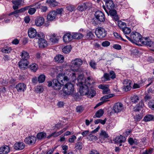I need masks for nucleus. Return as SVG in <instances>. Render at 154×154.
Returning <instances> with one entry per match:
<instances>
[{"mask_svg": "<svg viewBox=\"0 0 154 154\" xmlns=\"http://www.w3.org/2000/svg\"><path fill=\"white\" fill-rule=\"evenodd\" d=\"M94 82L91 76L88 77L87 79L85 80V82H79L78 85L79 87V92L82 95H84L86 94L88 87L91 84H94Z\"/></svg>", "mask_w": 154, "mask_h": 154, "instance_id": "2", "label": "nucleus"}, {"mask_svg": "<svg viewBox=\"0 0 154 154\" xmlns=\"http://www.w3.org/2000/svg\"><path fill=\"white\" fill-rule=\"evenodd\" d=\"M75 148L76 149L80 150L83 147V144L82 142H78L75 144Z\"/></svg>", "mask_w": 154, "mask_h": 154, "instance_id": "43", "label": "nucleus"}, {"mask_svg": "<svg viewBox=\"0 0 154 154\" xmlns=\"http://www.w3.org/2000/svg\"><path fill=\"white\" fill-rule=\"evenodd\" d=\"M110 77L108 73H105L103 76L101 78V80L102 82H104L110 80Z\"/></svg>", "mask_w": 154, "mask_h": 154, "instance_id": "29", "label": "nucleus"}, {"mask_svg": "<svg viewBox=\"0 0 154 154\" xmlns=\"http://www.w3.org/2000/svg\"><path fill=\"white\" fill-rule=\"evenodd\" d=\"M125 36L129 41L133 43L140 42L142 38L141 35L137 32H132L131 34L130 37L126 35Z\"/></svg>", "mask_w": 154, "mask_h": 154, "instance_id": "3", "label": "nucleus"}, {"mask_svg": "<svg viewBox=\"0 0 154 154\" xmlns=\"http://www.w3.org/2000/svg\"><path fill=\"white\" fill-rule=\"evenodd\" d=\"M67 9L70 12L72 11L74 9V8L73 5H69L66 7Z\"/></svg>", "mask_w": 154, "mask_h": 154, "instance_id": "63", "label": "nucleus"}, {"mask_svg": "<svg viewBox=\"0 0 154 154\" xmlns=\"http://www.w3.org/2000/svg\"><path fill=\"white\" fill-rule=\"evenodd\" d=\"M25 145L23 142H17L15 143L14 146V148L17 150H20L23 149L25 147Z\"/></svg>", "mask_w": 154, "mask_h": 154, "instance_id": "14", "label": "nucleus"}, {"mask_svg": "<svg viewBox=\"0 0 154 154\" xmlns=\"http://www.w3.org/2000/svg\"><path fill=\"white\" fill-rule=\"evenodd\" d=\"M114 35L115 37L118 39H121L122 40L126 41L124 39H123L122 37L120 36V35L117 32H114Z\"/></svg>", "mask_w": 154, "mask_h": 154, "instance_id": "54", "label": "nucleus"}, {"mask_svg": "<svg viewBox=\"0 0 154 154\" xmlns=\"http://www.w3.org/2000/svg\"><path fill=\"white\" fill-rule=\"evenodd\" d=\"M110 92V90L106 87L103 90V94H104L109 93Z\"/></svg>", "mask_w": 154, "mask_h": 154, "instance_id": "60", "label": "nucleus"}, {"mask_svg": "<svg viewBox=\"0 0 154 154\" xmlns=\"http://www.w3.org/2000/svg\"><path fill=\"white\" fill-rule=\"evenodd\" d=\"M153 116L151 115H148L145 116L143 120L146 122L150 121L153 119Z\"/></svg>", "mask_w": 154, "mask_h": 154, "instance_id": "35", "label": "nucleus"}, {"mask_svg": "<svg viewBox=\"0 0 154 154\" xmlns=\"http://www.w3.org/2000/svg\"><path fill=\"white\" fill-rule=\"evenodd\" d=\"M110 43L108 41H105L102 43V45L103 47H107L109 45Z\"/></svg>", "mask_w": 154, "mask_h": 154, "instance_id": "62", "label": "nucleus"}, {"mask_svg": "<svg viewBox=\"0 0 154 154\" xmlns=\"http://www.w3.org/2000/svg\"><path fill=\"white\" fill-rule=\"evenodd\" d=\"M109 137L108 134L105 131L102 130L100 133V136L99 137L100 140L101 139L105 140L106 138H107Z\"/></svg>", "mask_w": 154, "mask_h": 154, "instance_id": "25", "label": "nucleus"}, {"mask_svg": "<svg viewBox=\"0 0 154 154\" xmlns=\"http://www.w3.org/2000/svg\"><path fill=\"white\" fill-rule=\"evenodd\" d=\"M95 94L96 92L94 90L91 89H89L88 88V92L85 95H87L89 97L91 98L94 97Z\"/></svg>", "mask_w": 154, "mask_h": 154, "instance_id": "24", "label": "nucleus"}, {"mask_svg": "<svg viewBox=\"0 0 154 154\" xmlns=\"http://www.w3.org/2000/svg\"><path fill=\"white\" fill-rule=\"evenodd\" d=\"M140 42L143 44L146 45L149 47L154 48V42L151 41L149 38H142Z\"/></svg>", "mask_w": 154, "mask_h": 154, "instance_id": "7", "label": "nucleus"}, {"mask_svg": "<svg viewBox=\"0 0 154 154\" xmlns=\"http://www.w3.org/2000/svg\"><path fill=\"white\" fill-rule=\"evenodd\" d=\"M153 151V149L150 148L149 150H146V151L143 153V154H151Z\"/></svg>", "mask_w": 154, "mask_h": 154, "instance_id": "53", "label": "nucleus"}, {"mask_svg": "<svg viewBox=\"0 0 154 154\" xmlns=\"http://www.w3.org/2000/svg\"><path fill=\"white\" fill-rule=\"evenodd\" d=\"M37 31L33 28H31L28 30V35L29 37L30 38H34L37 35Z\"/></svg>", "mask_w": 154, "mask_h": 154, "instance_id": "13", "label": "nucleus"}, {"mask_svg": "<svg viewBox=\"0 0 154 154\" xmlns=\"http://www.w3.org/2000/svg\"><path fill=\"white\" fill-rule=\"evenodd\" d=\"M109 76L110 78L114 79L116 77V74L113 71H111L109 73Z\"/></svg>", "mask_w": 154, "mask_h": 154, "instance_id": "64", "label": "nucleus"}, {"mask_svg": "<svg viewBox=\"0 0 154 154\" xmlns=\"http://www.w3.org/2000/svg\"><path fill=\"white\" fill-rule=\"evenodd\" d=\"M22 0H15L12 1V3L14 5L20 6L22 4Z\"/></svg>", "mask_w": 154, "mask_h": 154, "instance_id": "46", "label": "nucleus"}, {"mask_svg": "<svg viewBox=\"0 0 154 154\" xmlns=\"http://www.w3.org/2000/svg\"><path fill=\"white\" fill-rule=\"evenodd\" d=\"M113 110L115 113H119L124 110L123 105L121 103H116L113 106Z\"/></svg>", "mask_w": 154, "mask_h": 154, "instance_id": "8", "label": "nucleus"}, {"mask_svg": "<svg viewBox=\"0 0 154 154\" xmlns=\"http://www.w3.org/2000/svg\"><path fill=\"white\" fill-rule=\"evenodd\" d=\"M10 151V148L8 146H5L0 147V154H7Z\"/></svg>", "mask_w": 154, "mask_h": 154, "instance_id": "17", "label": "nucleus"}, {"mask_svg": "<svg viewBox=\"0 0 154 154\" xmlns=\"http://www.w3.org/2000/svg\"><path fill=\"white\" fill-rule=\"evenodd\" d=\"M29 64L28 61L26 59H21L18 63V65L20 68L24 70L27 68Z\"/></svg>", "mask_w": 154, "mask_h": 154, "instance_id": "9", "label": "nucleus"}, {"mask_svg": "<svg viewBox=\"0 0 154 154\" xmlns=\"http://www.w3.org/2000/svg\"><path fill=\"white\" fill-rule=\"evenodd\" d=\"M84 110V108L82 106H78L76 108V112L79 113H81Z\"/></svg>", "mask_w": 154, "mask_h": 154, "instance_id": "50", "label": "nucleus"}, {"mask_svg": "<svg viewBox=\"0 0 154 154\" xmlns=\"http://www.w3.org/2000/svg\"><path fill=\"white\" fill-rule=\"evenodd\" d=\"M26 8L24 7L23 8H20L19 10H16L15 11H14L10 13L8 15L11 16V15H13V14H21L22 12L25 11H26Z\"/></svg>", "mask_w": 154, "mask_h": 154, "instance_id": "27", "label": "nucleus"}, {"mask_svg": "<svg viewBox=\"0 0 154 154\" xmlns=\"http://www.w3.org/2000/svg\"><path fill=\"white\" fill-rule=\"evenodd\" d=\"M142 116L141 114L136 115L134 116V119L136 121H139L142 118Z\"/></svg>", "mask_w": 154, "mask_h": 154, "instance_id": "56", "label": "nucleus"}, {"mask_svg": "<svg viewBox=\"0 0 154 154\" xmlns=\"http://www.w3.org/2000/svg\"><path fill=\"white\" fill-rule=\"evenodd\" d=\"M45 76L44 75L41 74L38 78V80L39 83H42L44 82L45 80Z\"/></svg>", "mask_w": 154, "mask_h": 154, "instance_id": "36", "label": "nucleus"}, {"mask_svg": "<svg viewBox=\"0 0 154 154\" xmlns=\"http://www.w3.org/2000/svg\"><path fill=\"white\" fill-rule=\"evenodd\" d=\"M131 82L130 80H125L124 81L123 84L124 86H131Z\"/></svg>", "mask_w": 154, "mask_h": 154, "instance_id": "52", "label": "nucleus"}, {"mask_svg": "<svg viewBox=\"0 0 154 154\" xmlns=\"http://www.w3.org/2000/svg\"><path fill=\"white\" fill-rule=\"evenodd\" d=\"M57 13L55 10L50 12L48 15L47 19L48 20L53 21L55 19Z\"/></svg>", "mask_w": 154, "mask_h": 154, "instance_id": "16", "label": "nucleus"}, {"mask_svg": "<svg viewBox=\"0 0 154 154\" xmlns=\"http://www.w3.org/2000/svg\"><path fill=\"white\" fill-rule=\"evenodd\" d=\"M26 88V85L23 83H19L16 86V88L19 92H24Z\"/></svg>", "mask_w": 154, "mask_h": 154, "instance_id": "10", "label": "nucleus"}, {"mask_svg": "<svg viewBox=\"0 0 154 154\" xmlns=\"http://www.w3.org/2000/svg\"><path fill=\"white\" fill-rule=\"evenodd\" d=\"M106 31L101 27H98L96 30L95 34L98 38H103L106 36Z\"/></svg>", "mask_w": 154, "mask_h": 154, "instance_id": "5", "label": "nucleus"}, {"mask_svg": "<svg viewBox=\"0 0 154 154\" xmlns=\"http://www.w3.org/2000/svg\"><path fill=\"white\" fill-rule=\"evenodd\" d=\"M55 2V0H47L46 2L51 4V5H52L53 6H54L56 5L54 4Z\"/></svg>", "mask_w": 154, "mask_h": 154, "instance_id": "59", "label": "nucleus"}, {"mask_svg": "<svg viewBox=\"0 0 154 154\" xmlns=\"http://www.w3.org/2000/svg\"><path fill=\"white\" fill-rule=\"evenodd\" d=\"M70 34L67 33L65 34L63 37V40L65 42H68L72 40V36Z\"/></svg>", "mask_w": 154, "mask_h": 154, "instance_id": "21", "label": "nucleus"}, {"mask_svg": "<svg viewBox=\"0 0 154 154\" xmlns=\"http://www.w3.org/2000/svg\"><path fill=\"white\" fill-rule=\"evenodd\" d=\"M22 59H27L29 58V56L28 53L26 51H23L21 55Z\"/></svg>", "mask_w": 154, "mask_h": 154, "instance_id": "34", "label": "nucleus"}, {"mask_svg": "<svg viewBox=\"0 0 154 154\" xmlns=\"http://www.w3.org/2000/svg\"><path fill=\"white\" fill-rule=\"evenodd\" d=\"M72 49L70 45H68L65 47L63 49L62 51L64 54L69 53Z\"/></svg>", "mask_w": 154, "mask_h": 154, "instance_id": "31", "label": "nucleus"}, {"mask_svg": "<svg viewBox=\"0 0 154 154\" xmlns=\"http://www.w3.org/2000/svg\"><path fill=\"white\" fill-rule=\"evenodd\" d=\"M89 65L92 68L94 69H96L97 63L94 61L91 60L90 62L89 63Z\"/></svg>", "mask_w": 154, "mask_h": 154, "instance_id": "48", "label": "nucleus"}, {"mask_svg": "<svg viewBox=\"0 0 154 154\" xmlns=\"http://www.w3.org/2000/svg\"><path fill=\"white\" fill-rule=\"evenodd\" d=\"M131 100L132 103H136L139 100V97L137 95H134L131 97Z\"/></svg>", "mask_w": 154, "mask_h": 154, "instance_id": "41", "label": "nucleus"}, {"mask_svg": "<svg viewBox=\"0 0 154 154\" xmlns=\"http://www.w3.org/2000/svg\"><path fill=\"white\" fill-rule=\"evenodd\" d=\"M69 80V78L66 76L62 74H59L57 77V79H54L51 81L47 82L48 86L51 87L54 89L57 90H60L62 85Z\"/></svg>", "mask_w": 154, "mask_h": 154, "instance_id": "1", "label": "nucleus"}, {"mask_svg": "<svg viewBox=\"0 0 154 154\" xmlns=\"http://www.w3.org/2000/svg\"><path fill=\"white\" fill-rule=\"evenodd\" d=\"M74 86L71 83H66L63 87V91L64 94L69 95L73 94L74 91Z\"/></svg>", "mask_w": 154, "mask_h": 154, "instance_id": "4", "label": "nucleus"}, {"mask_svg": "<svg viewBox=\"0 0 154 154\" xmlns=\"http://www.w3.org/2000/svg\"><path fill=\"white\" fill-rule=\"evenodd\" d=\"M114 96V94H107L102 97L100 100H106V99L112 97Z\"/></svg>", "mask_w": 154, "mask_h": 154, "instance_id": "40", "label": "nucleus"}, {"mask_svg": "<svg viewBox=\"0 0 154 154\" xmlns=\"http://www.w3.org/2000/svg\"><path fill=\"white\" fill-rule=\"evenodd\" d=\"M106 120V118H105L104 120L101 119H97L94 121V123L95 124H97L100 123L103 125L105 123Z\"/></svg>", "mask_w": 154, "mask_h": 154, "instance_id": "42", "label": "nucleus"}, {"mask_svg": "<svg viewBox=\"0 0 154 154\" xmlns=\"http://www.w3.org/2000/svg\"><path fill=\"white\" fill-rule=\"evenodd\" d=\"M12 51L11 48L8 46H6L2 48L1 49V51L5 53H9Z\"/></svg>", "mask_w": 154, "mask_h": 154, "instance_id": "33", "label": "nucleus"}, {"mask_svg": "<svg viewBox=\"0 0 154 154\" xmlns=\"http://www.w3.org/2000/svg\"><path fill=\"white\" fill-rule=\"evenodd\" d=\"M122 29L125 34H128L131 32V29L128 27H124V28H122Z\"/></svg>", "mask_w": 154, "mask_h": 154, "instance_id": "38", "label": "nucleus"}, {"mask_svg": "<svg viewBox=\"0 0 154 154\" xmlns=\"http://www.w3.org/2000/svg\"><path fill=\"white\" fill-rule=\"evenodd\" d=\"M126 138L124 136L120 135L117 136L114 139V141L117 143H121L124 142L126 140Z\"/></svg>", "mask_w": 154, "mask_h": 154, "instance_id": "20", "label": "nucleus"}, {"mask_svg": "<svg viewBox=\"0 0 154 154\" xmlns=\"http://www.w3.org/2000/svg\"><path fill=\"white\" fill-rule=\"evenodd\" d=\"M91 133V134L88 135L87 137V139H88L89 140L91 141L93 140H97V137L96 136L92 135Z\"/></svg>", "mask_w": 154, "mask_h": 154, "instance_id": "39", "label": "nucleus"}, {"mask_svg": "<svg viewBox=\"0 0 154 154\" xmlns=\"http://www.w3.org/2000/svg\"><path fill=\"white\" fill-rule=\"evenodd\" d=\"M109 13L110 15L113 17L117 14V12L115 10H110L109 11Z\"/></svg>", "mask_w": 154, "mask_h": 154, "instance_id": "57", "label": "nucleus"}, {"mask_svg": "<svg viewBox=\"0 0 154 154\" xmlns=\"http://www.w3.org/2000/svg\"><path fill=\"white\" fill-rule=\"evenodd\" d=\"M149 107L152 109V110L154 109V100H152L149 103Z\"/></svg>", "mask_w": 154, "mask_h": 154, "instance_id": "61", "label": "nucleus"}, {"mask_svg": "<svg viewBox=\"0 0 154 154\" xmlns=\"http://www.w3.org/2000/svg\"><path fill=\"white\" fill-rule=\"evenodd\" d=\"M30 69L34 72H36L37 69V65L35 63H32L29 66Z\"/></svg>", "mask_w": 154, "mask_h": 154, "instance_id": "44", "label": "nucleus"}, {"mask_svg": "<svg viewBox=\"0 0 154 154\" xmlns=\"http://www.w3.org/2000/svg\"><path fill=\"white\" fill-rule=\"evenodd\" d=\"M46 137V133L43 132H40L38 133L37 135V139L41 140L44 138Z\"/></svg>", "mask_w": 154, "mask_h": 154, "instance_id": "37", "label": "nucleus"}, {"mask_svg": "<svg viewBox=\"0 0 154 154\" xmlns=\"http://www.w3.org/2000/svg\"><path fill=\"white\" fill-rule=\"evenodd\" d=\"M118 26L120 29H122V28H123V26H125V27L126 26V24L125 22L120 21L118 22Z\"/></svg>", "mask_w": 154, "mask_h": 154, "instance_id": "51", "label": "nucleus"}, {"mask_svg": "<svg viewBox=\"0 0 154 154\" xmlns=\"http://www.w3.org/2000/svg\"><path fill=\"white\" fill-rule=\"evenodd\" d=\"M38 43L39 48H45L47 45L46 41L42 38H39L38 39Z\"/></svg>", "mask_w": 154, "mask_h": 154, "instance_id": "19", "label": "nucleus"}, {"mask_svg": "<svg viewBox=\"0 0 154 154\" xmlns=\"http://www.w3.org/2000/svg\"><path fill=\"white\" fill-rule=\"evenodd\" d=\"M94 37V35L92 31L88 32L85 36L86 38L89 40H91Z\"/></svg>", "mask_w": 154, "mask_h": 154, "instance_id": "32", "label": "nucleus"}, {"mask_svg": "<svg viewBox=\"0 0 154 154\" xmlns=\"http://www.w3.org/2000/svg\"><path fill=\"white\" fill-rule=\"evenodd\" d=\"M54 60L56 62L62 63L64 61V57L62 55L58 54L54 57Z\"/></svg>", "mask_w": 154, "mask_h": 154, "instance_id": "22", "label": "nucleus"}, {"mask_svg": "<svg viewBox=\"0 0 154 154\" xmlns=\"http://www.w3.org/2000/svg\"><path fill=\"white\" fill-rule=\"evenodd\" d=\"M28 10V13L31 15L34 14L36 11V8H30Z\"/></svg>", "mask_w": 154, "mask_h": 154, "instance_id": "49", "label": "nucleus"}, {"mask_svg": "<svg viewBox=\"0 0 154 154\" xmlns=\"http://www.w3.org/2000/svg\"><path fill=\"white\" fill-rule=\"evenodd\" d=\"M131 88V86H124L123 87V89L124 91H130Z\"/></svg>", "mask_w": 154, "mask_h": 154, "instance_id": "55", "label": "nucleus"}, {"mask_svg": "<svg viewBox=\"0 0 154 154\" xmlns=\"http://www.w3.org/2000/svg\"><path fill=\"white\" fill-rule=\"evenodd\" d=\"M99 22H100L96 18H93L91 21L92 24L95 26H96L98 25V24L99 23Z\"/></svg>", "mask_w": 154, "mask_h": 154, "instance_id": "47", "label": "nucleus"}, {"mask_svg": "<svg viewBox=\"0 0 154 154\" xmlns=\"http://www.w3.org/2000/svg\"><path fill=\"white\" fill-rule=\"evenodd\" d=\"M63 132V131L62 130H61L58 132H55L51 134L50 135V137H57L61 134Z\"/></svg>", "mask_w": 154, "mask_h": 154, "instance_id": "45", "label": "nucleus"}, {"mask_svg": "<svg viewBox=\"0 0 154 154\" xmlns=\"http://www.w3.org/2000/svg\"><path fill=\"white\" fill-rule=\"evenodd\" d=\"M103 110L102 109H100L97 111L95 115L94 116L93 118H100L103 116Z\"/></svg>", "mask_w": 154, "mask_h": 154, "instance_id": "28", "label": "nucleus"}, {"mask_svg": "<svg viewBox=\"0 0 154 154\" xmlns=\"http://www.w3.org/2000/svg\"><path fill=\"white\" fill-rule=\"evenodd\" d=\"M71 63L73 67H79L82 64L83 61L79 58H76L72 60Z\"/></svg>", "mask_w": 154, "mask_h": 154, "instance_id": "12", "label": "nucleus"}, {"mask_svg": "<svg viewBox=\"0 0 154 154\" xmlns=\"http://www.w3.org/2000/svg\"><path fill=\"white\" fill-rule=\"evenodd\" d=\"M87 4L84 3L80 5L78 7V10L81 11L85 10L88 7Z\"/></svg>", "mask_w": 154, "mask_h": 154, "instance_id": "30", "label": "nucleus"}, {"mask_svg": "<svg viewBox=\"0 0 154 154\" xmlns=\"http://www.w3.org/2000/svg\"><path fill=\"white\" fill-rule=\"evenodd\" d=\"M106 5L109 9H113L115 7V5L112 0H108Z\"/></svg>", "mask_w": 154, "mask_h": 154, "instance_id": "23", "label": "nucleus"}, {"mask_svg": "<svg viewBox=\"0 0 154 154\" xmlns=\"http://www.w3.org/2000/svg\"><path fill=\"white\" fill-rule=\"evenodd\" d=\"M95 18L100 22H103L105 20V17L103 13L100 11H96L94 14Z\"/></svg>", "mask_w": 154, "mask_h": 154, "instance_id": "6", "label": "nucleus"}, {"mask_svg": "<svg viewBox=\"0 0 154 154\" xmlns=\"http://www.w3.org/2000/svg\"><path fill=\"white\" fill-rule=\"evenodd\" d=\"M49 37L50 41L53 44H55L58 41V36L55 34H50L48 35Z\"/></svg>", "mask_w": 154, "mask_h": 154, "instance_id": "15", "label": "nucleus"}, {"mask_svg": "<svg viewBox=\"0 0 154 154\" xmlns=\"http://www.w3.org/2000/svg\"><path fill=\"white\" fill-rule=\"evenodd\" d=\"M36 141V138L32 136L26 137L24 140V142L26 144L29 145L34 144Z\"/></svg>", "mask_w": 154, "mask_h": 154, "instance_id": "11", "label": "nucleus"}, {"mask_svg": "<svg viewBox=\"0 0 154 154\" xmlns=\"http://www.w3.org/2000/svg\"><path fill=\"white\" fill-rule=\"evenodd\" d=\"M76 139V137L75 136L72 135L71 136V138H69V142L70 143H73Z\"/></svg>", "mask_w": 154, "mask_h": 154, "instance_id": "58", "label": "nucleus"}, {"mask_svg": "<svg viewBox=\"0 0 154 154\" xmlns=\"http://www.w3.org/2000/svg\"><path fill=\"white\" fill-rule=\"evenodd\" d=\"M83 35L79 33H73L72 35V38L75 39H81L83 37Z\"/></svg>", "mask_w": 154, "mask_h": 154, "instance_id": "26", "label": "nucleus"}, {"mask_svg": "<svg viewBox=\"0 0 154 154\" xmlns=\"http://www.w3.org/2000/svg\"><path fill=\"white\" fill-rule=\"evenodd\" d=\"M44 22V18L42 17H38L35 20V24L37 26L42 25Z\"/></svg>", "mask_w": 154, "mask_h": 154, "instance_id": "18", "label": "nucleus"}]
</instances>
